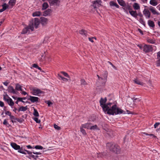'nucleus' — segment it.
Masks as SVG:
<instances>
[{
  "label": "nucleus",
  "mask_w": 160,
  "mask_h": 160,
  "mask_svg": "<svg viewBox=\"0 0 160 160\" xmlns=\"http://www.w3.org/2000/svg\"><path fill=\"white\" fill-rule=\"evenodd\" d=\"M28 98V97L27 98V97H24L23 98H21V102H27V100H28L27 99Z\"/></svg>",
  "instance_id": "nucleus-34"
},
{
  "label": "nucleus",
  "mask_w": 160,
  "mask_h": 160,
  "mask_svg": "<svg viewBox=\"0 0 160 160\" xmlns=\"http://www.w3.org/2000/svg\"><path fill=\"white\" fill-rule=\"evenodd\" d=\"M133 101L134 102H136V101L137 100H138V101H140V99H139L138 98H133Z\"/></svg>",
  "instance_id": "nucleus-58"
},
{
  "label": "nucleus",
  "mask_w": 160,
  "mask_h": 160,
  "mask_svg": "<svg viewBox=\"0 0 160 160\" xmlns=\"http://www.w3.org/2000/svg\"><path fill=\"white\" fill-rule=\"evenodd\" d=\"M107 148L109 149L111 151H112L116 153H119L121 150L119 146L115 144L112 142H108L107 144Z\"/></svg>",
  "instance_id": "nucleus-3"
},
{
  "label": "nucleus",
  "mask_w": 160,
  "mask_h": 160,
  "mask_svg": "<svg viewBox=\"0 0 160 160\" xmlns=\"http://www.w3.org/2000/svg\"><path fill=\"white\" fill-rule=\"evenodd\" d=\"M123 7H124V9L129 10V11H130V10L131 11V10H132L131 6L129 5L128 4L127 5H126V6Z\"/></svg>",
  "instance_id": "nucleus-30"
},
{
  "label": "nucleus",
  "mask_w": 160,
  "mask_h": 160,
  "mask_svg": "<svg viewBox=\"0 0 160 160\" xmlns=\"http://www.w3.org/2000/svg\"><path fill=\"white\" fill-rule=\"evenodd\" d=\"M41 19L42 23L43 24L46 23L48 21V19L44 17H42Z\"/></svg>",
  "instance_id": "nucleus-26"
},
{
  "label": "nucleus",
  "mask_w": 160,
  "mask_h": 160,
  "mask_svg": "<svg viewBox=\"0 0 160 160\" xmlns=\"http://www.w3.org/2000/svg\"><path fill=\"white\" fill-rule=\"evenodd\" d=\"M143 134L146 135H148V136H152L153 138H156V137L153 134H148L147 133L145 132H144Z\"/></svg>",
  "instance_id": "nucleus-43"
},
{
  "label": "nucleus",
  "mask_w": 160,
  "mask_h": 160,
  "mask_svg": "<svg viewBox=\"0 0 160 160\" xmlns=\"http://www.w3.org/2000/svg\"><path fill=\"white\" fill-rule=\"evenodd\" d=\"M149 3L151 5L154 6H156L158 4L156 0H150Z\"/></svg>",
  "instance_id": "nucleus-17"
},
{
  "label": "nucleus",
  "mask_w": 160,
  "mask_h": 160,
  "mask_svg": "<svg viewBox=\"0 0 160 160\" xmlns=\"http://www.w3.org/2000/svg\"><path fill=\"white\" fill-rule=\"evenodd\" d=\"M34 154H36V155H40L41 154V153L38 152H32Z\"/></svg>",
  "instance_id": "nucleus-57"
},
{
  "label": "nucleus",
  "mask_w": 160,
  "mask_h": 160,
  "mask_svg": "<svg viewBox=\"0 0 160 160\" xmlns=\"http://www.w3.org/2000/svg\"><path fill=\"white\" fill-rule=\"evenodd\" d=\"M137 46L140 49L143 50V46L141 45H138Z\"/></svg>",
  "instance_id": "nucleus-56"
},
{
  "label": "nucleus",
  "mask_w": 160,
  "mask_h": 160,
  "mask_svg": "<svg viewBox=\"0 0 160 160\" xmlns=\"http://www.w3.org/2000/svg\"><path fill=\"white\" fill-rule=\"evenodd\" d=\"M31 93L35 96H39L40 94H44V92L36 88H33L31 89Z\"/></svg>",
  "instance_id": "nucleus-5"
},
{
  "label": "nucleus",
  "mask_w": 160,
  "mask_h": 160,
  "mask_svg": "<svg viewBox=\"0 0 160 160\" xmlns=\"http://www.w3.org/2000/svg\"><path fill=\"white\" fill-rule=\"evenodd\" d=\"M9 116H10V119L12 120V122H13V120L14 119V117L13 116H12L11 115V114Z\"/></svg>",
  "instance_id": "nucleus-54"
},
{
  "label": "nucleus",
  "mask_w": 160,
  "mask_h": 160,
  "mask_svg": "<svg viewBox=\"0 0 160 160\" xmlns=\"http://www.w3.org/2000/svg\"><path fill=\"white\" fill-rule=\"evenodd\" d=\"M7 102L8 103L9 105L11 106H13L14 105V103L13 102L12 99L10 98H8V100Z\"/></svg>",
  "instance_id": "nucleus-25"
},
{
  "label": "nucleus",
  "mask_w": 160,
  "mask_h": 160,
  "mask_svg": "<svg viewBox=\"0 0 160 160\" xmlns=\"http://www.w3.org/2000/svg\"><path fill=\"white\" fill-rule=\"evenodd\" d=\"M3 124L6 125V126H7L8 125H9V124L8 122L6 119H5L4 120L3 122Z\"/></svg>",
  "instance_id": "nucleus-49"
},
{
  "label": "nucleus",
  "mask_w": 160,
  "mask_h": 160,
  "mask_svg": "<svg viewBox=\"0 0 160 160\" xmlns=\"http://www.w3.org/2000/svg\"><path fill=\"white\" fill-rule=\"evenodd\" d=\"M81 84L82 85H87V83L85 81L84 79H82L80 80Z\"/></svg>",
  "instance_id": "nucleus-32"
},
{
  "label": "nucleus",
  "mask_w": 160,
  "mask_h": 160,
  "mask_svg": "<svg viewBox=\"0 0 160 160\" xmlns=\"http://www.w3.org/2000/svg\"><path fill=\"white\" fill-rule=\"evenodd\" d=\"M51 11V10L50 9H48L46 11H45L44 12V14L45 15H47L48 14H49Z\"/></svg>",
  "instance_id": "nucleus-35"
},
{
  "label": "nucleus",
  "mask_w": 160,
  "mask_h": 160,
  "mask_svg": "<svg viewBox=\"0 0 160 160\" xmlns=\"http://www.w3.org/2000/svg\"><path fill=\"white\" fill-rule=\"evenodd\" d=\"M160 123L159 122H156L154 125V128H156L159 125Z\"/></svg>",
  "instance_id": "nucleus-47"
},
{
  "label": "nucleus",
  "mask_w": 160,
  "mask_h": 160,
  "mask_svg": "<svg viewBox=\"0 0 160 160\" xmlns=\"http://www.w3.org/2000/svg\"><path fill=\"white\" fill-rule=\"evenodd\" d=\"M41 15V13L39 11L35 12L32 13V16L33 17L39 16Z\"/></svg>",
  "instance_id": "nucleus-27"
},
{
  "label": "nucleus",
  "mask_w": 160,
  "mask_h": 160,
  "mask_svg": "<svg viewBox=\"0 0 160 160\" xmlns=\"http://www.w3.org/2000/svg\"><path fill=\"white\" fill-rule=\"evenodd\" d=\"M107 74L104 73L103 76L100 77L99 75H97V76L100 81H101L102 84H105L107 81Z\"/></svg>",
  "instance_id": "nucleus-6"
},
{
  "label": "nucleus",
  "mask_w": 160,
  "mask_h": 160,
  "mask_svg": "<svg viewBox=\"0 0 160 160\" xmlns=\"http://www.w3.org/2000/svg\"><path fill=\"white\" fill-rule=\"evenodd\" d=\"M45 102L48 104V107H50L51 105L52 104V103L50 101H46Z\"/></svg>",
  "instance_id": "nucleus-42"
},
{
  "label": "nucleus",
  "mask_w": 160,
  "mask_h": 160,
  "mask_svg": "<svg viewBox=\"0 0 160 160\" xmlns=\"http://www.w3.org/2000/svg\"><path fill=\"white\" fill-rule=\"evenodd\" d=\"M16 0H10L9 2V5L12 6L14 5L16 3Z\"/></svg>",
  "instance_id": "nucleus-29"
},
{
  "label": "nucleus",
  "mask_w": 160,
  "mask_h": 160,
  "mask_svg": "<svg viewBox=\"0 0 160 160\" xmlns=\"http://www.w3.org/2000/svg\"><path fill=\"white\" fill-rule=\"evenodd\" d=\"M143 13L146 18H150L151 13L148 9H145L143 11Z\"/></svg>",
  "instance_id": "nucleus-8"
},
{
  "label": "nucleus",
  "mask_w": 160,
  "mask_h": 160,
  "mask_svg": "<svg viewBox=\"0 0 160 160\" xmlns=\"http://www.w3.org/2000/svg\"><path fill=\"white\" fill-rule=\"evenodd\" d=\"M114 6L116 7L117 8H119V6L115 2Z\"/></svg>",
  "instance_id": "nucleus-61"
},
{
  "label": "nucleus",
  "mask_w": 160,
  "mask_h": 160,
  "mask_svg": "<svg viewBox=\"0 0 160 160\" xmlns=\"http://www.w3.org/2000/svg\"><path fill=\"white\" fill-rule=\"evenodd\" d=\"M48 7V4L47 2H44L42 4V10H45L47 9Z\"/></svg>",
  "instance_id": "nucleus-28"
},
{
  "label": "nucleus",
  "mask_w": 160,
  "mask_h": 160,
  "mask_svg": "<svg viewBox=\"0 0 160 160\" xmlns=\"http://www.w3.org/2000/svg\"><path fill=\"white\" fill-rule=\"evenodd\" d=\"M39 24V20L38 18H36L34 19H32L29 22V26L24 28L22 32V33L25 34L29 32V30L33 31L34 27L37 28Z\"/></svg>",
  "instance_id": "nucleus-2"
},
{
  "label": "nucleus",
  "mask_w": 160,
  "mask_h": 160,
  "mask_svg": "<svg viewBox=\"0 0 160 160\" xmlns=\"http://www.w3.org/2000/svg\"><path fill=\"white\" fill-rule=\"evenodd\" d=\"M27 99L28 100L30 101L32 103H33L39 102L38 100H40V99L38 97L31 96H28Z\"/></svg>",
  "instance_id": "nucleus-7"
},
{
  "label": "nucleus",
  "mask_w": 160,
  "mask_h": 160,
  "mask_svg": "<svg viewBox=\"0 0 160 160\" xmlns=\"http://www.w3.org/2000/svg\"><path fill=\"white\" fill-rule=\"evenodd\" d=\"M138 31H139V32H140V33H141L143 35V32L142 31V30L140 29H138Z\"/></svg>",
  "instance_id": "nucleus-62"
},
{
  "label": "nucleus",
  "mask_w": 160,
  "mask_h": 160,
  "mask_svg": "<svg viewBox=\"0 0 160 160\" xmlns=\"http://www.w3.org/2000/svg\"><path fill=\"white\" fill-rule=\"evenodd\" d=\"M61 73L65 77H68V78H70L68 74L66 72H61Z\"/></svg>",
  "instance_id": "nucleus-40"
},
{
  "label": "nucleus",
  "mask_w": 160,
  "mask_h": 160,
  "mask_svg": "<svg viewBox=\"0 0 160 160\" xmlns=\"http://www.w3.org/2000/svg\"><path fill=\"white\" fill-rule=\"evenodd\" d=\"M156 65L157 67H159L160 66V59H158V60L156 62Z\"/></svg>",
  "instance_id": "nucleus-46"
},
{
  "label": "nucleus",
  "mask_w": 160,
  "mask_h": 160,
  "mask_svg": "<svg viewBox=\"0 0 160 160\" xmlns=\"http://www.w3.org/2000/svg\"><path fill=\"white\" fill-rule=\"evenodd\" d=\"M35 148L37 149L42 150L43 149V148L41 146L37 145L35 146Z\"/></svg>",
  "instance_id": "nucleus-39"
},
{
  "label": "nucleus",
  "mask_w": 160,
  "mask_h": 160,
  "mask_svg": "<svg viewBox=\"0 0 160 160\" xmlns=\"http://www.w3.org/2000/svg\"><path fill=\"white\" fill-rule=\"evenodd\" d=\"M30 156L35 159H37L38 157V156H37V155L35 156L33 155H30Z\"/></svg>",
  "instance_id": "nucleus-45"
},
{
  "label": "nucleus",
  "mask_w": 160,
  "mask_h": 160,
  "mask_svg": "<svg viewBox=\"0 0 160 160\" xmlns=\"http://www.w3.org/2000/svg\"><path fill=\"white\" fill-rule=\"evenodd\" d=\"M147 41L148 42L151 44H155L156 43L155 40L152 39V38H147Z\"/></svg>",
  "instance_id": "nucleus-24"
},
{
  "label": "nucleus",
  "mask_w": 160,
  "mask_h": 160,
  "mask_svg": "<svg viewBox=\"0 0 160 160\" xmlns=\"http://www.w3.org/2000/svg\"><path fill=\"white\" fill-rule=\"evenodd\" d=\"M157 58L160 59V52H158L157 53Z\"/></svg>",
  "instance_id": "nucleus-59"
},
{
  "label": "nucleus",
  "mask_w": 160,
  "mask_h": 160,
  "mask_svg": "<svg viewBox=\"0 0 160 160\" xmlns=\"http://www.w3.org/2000/svg\"><path fill=\"white\" fill-rule=\"evenodd\" d=\"M21 93L22 94V95H25L27 94V93L23 91V90L22 88V86H21Z\"/></svg>",
  "instance_id": "nucleus-37"
},
{
  "label": "nucleus",
  "mask_w": 160,
  "mask_h": 160,
  "mask_svg": "<svg viewBox=\"0 0 160 160\" xmlns=\"http://www.w3.org/2000/svg\"><path fill=\"white\" fill-rule=\"evenodd\" d=\"M156 49V47L155 46L145 44L143 46V51L146 53L152 52L153 51H155Z\"/></svg>",
  "instance_id": "nucleus-4"
},
{
  "label": "nucleus",
  "mask_w": 160,
  "mask_h": 160,
  "mask_svg": "<svg viewBox=\"0 0 160 160\" xmlns=\"http://www.w3.org/2000/svg\"><path fill=\"white\" fill-rule=\"evenodd\" d=\"M33 115L36 117H38L39 116L38 111L35 108H34Z\"/></svg>",
  "instance_id": "nucleus-31"
},
{
  "label": "nucleus",
  "mask_w": 160,
  "mask_h": 160,
  "mask_svg": "<svg viewBox=\"0 0 160 160\" xmlns=\"http://www.w3.org/2000/svg\"><path fill=\"white\" fill-rule=\"evenodd\" d=\"M107 101V98H101L100 100V106L102 108L104 111H107V113L109 115H114L118 114H125L124 111L120 108H117V105L115 104L113 105L111 107L112 103H108L106 104Z\"/></svg>",
  "instance_id": "nucleus-1"
},
{
  "label": "nucleus",
  "mask_w": 160,
  "mask_h": 160,
  "mask_svg": "<svg viewBox=\"0 0 160 160\" xmlns=\"http://www.w3.org/2000/svg\"><path fill=\"white\" fill-rule=\"evenodd\" d=\"M133 81L135 83L138 85H140L142 86L144 84V83L143 82H141L140 80H139L137 79H134V80H133Z\"/></svg>",
  "instance_id": "nucleus-19"
},
{
  "label": "nucleus",
  "mask_w": 160,
  "mask_h": 160,
  "mask_svg": "<svg viewBox=\"0 0 160 160\" xmlns=\"http://www.w3.org/2000/svg\"><path fill=\"white\" fill-rule=\"evenodd\" d=\"M34 119L38 123H39L40 122V120H38V118H35Z\"/></svg>",
  "instance_id": "nucleus-50"
},
{
  "label": "nucleus",
  "mask_w": 160,
  "mask_h": 160,
  "mask_svg": "<svg viewBox=\"0 0 160 160\" xmlns=\"http://www.w3.org/2000/svg\"><path fill=\"white\" fill-rule=\"evenodd\" d=\"M54 128L57 130H60L61 129V128L58 126L57 125L55 124L54 125Z\"/></svg>",
  "instance_id": "nucleus-41"
},
{
  "label": "nucleus",
  "mask_w": 160,
  "mask_h": 160,
  "mask_svg": "<svg viewBox=\"0 0 160 160\" xmlns=\"http://www.w3.org/2000/svg\"><path fill=\"white\" fill-rule=\"evenodd\" d=\"M93 39V38H92V37L88 38V39H89V41L92 42H94Z\"/></svg>",
  "instance_id": "nucleus-52"
},
{
  "label": "nucleus",
  "mask_w": 160,
  "mask_h": 160,
  "mask_svg": "<svg viewBox=\"0 0 160 160\" xmlns=\"http://www.w3.org/2000/svg\"><path fill=\"white\" fill-rule=\"evenodd\" d=\"M115 2L113 1H111L109 2L110 5V6H114Z\"/></svg>",
  "instance_id": "nucleus-53"
},
{
  "label": "nucleus",
  "mask_w": 160,
  "mask_h": 160,
  "mask_svg": "<svg viewBox=\"0 0 160 160\" xmlns=\"http://www.w3.org/2000/svg\"><path fill=\"white\" fill-rule=\"evenodd\" d=\"M139 21L142 24H143L145 23V22L142 18H140L139 19Z\"/></svg>",
  "instance_id": "nucleus-48"
},
{
  "label": "nucleus",
  "mask_w": 160,
  "mask_h": 160,
  "mask_svg": "<svg viewBox=\"0 0 160 160\" xmlns=\"http://www.w3.org/2000/svg\"><path fill=\"white\" fill-rule=\"evenodd\" d=\"M8 91L11 93H16V92L15 90L12 87V86H9L8 88Z\"/></svg>",
  "instance_id": "nucleus-20"
},
{
  "label": "nucleus",
  "mask_w": 160,
  "mask_h": 160,
  "mask_svg": "<svg viewBox=\"0 0 160 160\" xmlns=\"http://www.w3.org/2000/svg\"><path fill=\"white\" fill-rule=\"evenodd\" d=\"M2 8L4 10H5L8 7V5L6 3H4L2 5Z\"/></svg>",
  "instance_id": "nucleus-36"
},
{
  "label": "nucleus",
  "mask_w": 160,
  "mask_h": 160,
  "mask_svg": "<svg viewBox=\"0 0 160 160\" xmlns=\"http://www.w3.org/2000/svg\"><path fill=\"white\" fill-rule=\"evenodd\" d=\"M91 124V123H86L84 124H82L81 127L83 128H87V129H89L90 128V124Z\"/></svg>",
  "instance_id": "nucleus-15"
},
{
  "label": "nucleus",
  "mask_w": 160,
  "mask_h": 160,
  "mask_svg": "<svg viewBox=\"0 0 160 160\" xmlns=\"http://www.w3.org/2000/svg\"><path fill=\"white\" fill-rule=\"evenodd\" d=\"M27 108V106L25 107L21 106V111H26Z\"/></svg>",
  "instance_id": "nucleus-38"
},
{
  "label": "nucleus",
  "mask_w": 160,
  "mask_h": 160,
  "mask_svg": "<svg viewBox=\"0 0 160 160\" xmlns=\"http://www.w3.org/2000/svg\"><path fill=\"white\" fill-rule=\"evenodd\" d=\"M0 106L1 107H3L4 106V103L3 102L0 101Z\"/></svg>",
  "instance_id": "nucleus-55"
},
{
  "label": "nucleus",
  "mask_w": 160,
  "mask_h": 160,
  "mask_svg": "<svg viewBox=\"0 0 160 160\" xmlns=\"http://www.w3.org/2000/svg\"><path fill=\"white\" fill-rule=\"evenodd\" d=\"M90 129L93 130H100L99 128L98 127V126L96 125H94L91 126L90 127Z\"/></svg>",
  "instance_id": "nucleus-21"
},
{
  "label": "nucleus",
  "mask_w": 160,
  "mask_h": 160,
  "mask_svg": "<svg viewBox=\"0 0 160 160\" xmlns=\"http://www.w3.org/2000/svg\"><path fill=\"white\" fill-rule=\"evenodd\" d=\"M60 1L59 0H53L52 1V4L57 6L59 5Z\"/></svg>",
  "instance_id": "nucleus-23"
},
{
  "label": "nucleus",
  "mask_w": 160,
  "mask_h": 160,
  "mask_svg": "<svg viewBox=\"0 0 160 160\" xmlns=\"http://www.w3.org/2000/svg\"><path fill=\"white\" fill-rule=\"evenodd\" d=\"M3 99L5 100L7 102L8 100V98H7L5 96H4L3 97Z\"/></svg>",
  "instance_id": "nucleus-64"
},
{
  "label": "nucleus",
  "mask_w": 160,
  "mask_h": 160,
  "mask_svg": "<svg viewBox=\"0 0 160 160\" xmlns=\"http://www.w3.org/2000/svg\"><path fill=\"white\" fill-rule=\"evenodd\" d=\"M102 1L100 0H97L93 1V6L94 8H97L101 6Z\"/></svg>",
  "instance_id": "nucleus-9"
},
{
  "label": "nucleus",
  "mask_w": 160,
  "mask_h": 160,
  "mask_svg": "<svg viewBox=\"0 0 160 160\" xmlns=\"http://www.w3.org/2000/svg\"><path fill=\"white\" fill-rule=\"evenodd\" d=\"M138 15L139 16L140 18H142L143 17V15L141 13H138Z\"/></svg>",
  "instance_id": "nucleus-63"
},
{
  "label": "nucleus",
  "mask_w": 160,
  "mask_h": 160,
  "mask_svg": "<svg viewBox=\"0 0 160 160\" xmlns=\"http://www.w3.org/2000/svg\"><path fill=\"white\" fill-rule=\"evenodd\" d=\"M5 113L7 115H8L9 116H10L11 115V112H10L9 111H8L6 112H5Z\"/></svg>",
  "instance_id": "nucleus-51"
},
{
  "label": "nucleus",
  "mask_w": 160,
  "mask_h": 160,
  "mask_svg": "<svg viewBox=\"0 0 160 160\" xmlns=\"http://www.w3.org/2000/svg\"><path fill=\"white\" fill-rule=\"evenodd\" d=\"M58 78L59 80H62L63 82H66L68 81V79L62 77V76L60 74H58Z\"/></svg>",
  "instance_id": "nucleus-14"
},
{
  "label": "nucleus",
  "mask_w": 160,
  "mask_h": 160,
  "mask_svg": "<svg viewBox=\"0 0 160 160\" xmlns=\"http://www.w3.org/2000/svg\"><path fill=\"white\" fill-rule=\"evenodd\" d=\"M16 89L18 91L20 90V85L19 84H17L16 86Z\"/></svg>",
  "instance_id": "nucleus-44"
},
{
  "label": "nucleus",
  "mask_w": 160,
  "mask_h": 160,
  "mask_svg": "<svg viewBox=\"0 0 160 160\" xmlns=\"http://www.w3.org/2000/svg\"><path fill=\"white\" fill-rule=\"evenodd\" d=\"M80 131L83 135H85L87 134L85 130L82 127H80Z\"/></svg>",
  "instance_id": "nucleus-33"
},
{
  "label": "nucleus",
  "mask_w": 160,
  "mask_h": 160,
  "mask_svg": "<svg viewBox=\"0 0 160 160\" xmlns=\"http://www.w3.org/2000/svg\"><path fill=\"white\" fill-rule=\"evenodd\" d=\"M32 66L33 67L36 68H37V67H38V66L36 64H33Z\"/></svg>",
  "instance_id": "nucleus-60"
},
{
  "label": "nucleus",
  "mask_w": 160,
  "mask_h": 160,
  "mask_svg": "<svg viewBox=\"0 0 160 160\" xmlns=\"http://www.w3.org/2000/svg\"><path fill=\"white\" fill-rule=\"evenodd\" d=\"M148 24L150 27L153 28L155 27L154 22L151 20H149L148 22Z\"/></svg>",
  "instance_id": "nucleus-18"
},
{
  "label": "nucleus",
  "mask_w": 160,
  "mask_h": 160,
  "mask_svg": "<svg viewBox=\"0 0 160 160\" xmlns=\"http://www.w3.org/2000/svg\"><path fill=\"white\" fill-rule=\"evenodd\" d=\"M79 33L83 37H86L88 35L87 31L83 29L80 30Z\"/></svg>",
  "instance_id": "nucleus-12"
},
{
  "label": "nucleus",
  "mask_w": 160,
  "mask_h": 160,
  "mask_svg": "<svg viewBox=\"0 0 160 160\" xmlns=\"http://www.w3.org/2000/svg\"><path fill=\"white\" fill-rule=\"evenodd\" d=\"M11 145L12 148L15 150H18V152H20V146L19 145L14 142L11 143Z\"/></svg>",
  "instance_id": "nucleus-10"
},
{
  "label": "nucleus",
  "mask_w": 160,
  "mask_h": 160,
  "mask_svg": "<svg viewBox=\"0 0 160 160\" xmlns=\"http://www.w3.org/2000/svg\"><path fill=\"white\" fill-rule=\"evenodd\" d=\"M148 8L149 10L152 12V13L153 14H159V13L157 12L154 7H153L150 6Z\"/></svg>",
  "instance_id": "nucleus-11"
},
{
  "label": "nucleus",
  "mask_w": 160,
  "mask_h": 160,
  "mask_svg": "<svg viewBox=\"0 0 160 160\" xmlns=\"http://www.w3.org/2000/svg\"><path fill=\"white\" fill-rule=\"evenodd\" d=\"M119 4L122 7H124L126 6V3L123 0H117Z\"/></svg>",
  "instance_id": "nucleus-16"
},
{
  "label": "nucleus",
  "mask_w": 160,
  "mask_h": 160,
  "mask_svg": "<svg viewBox=\"0 0 160 160\" xmlns=\"http://www.w3.org/2000/svg\"><path fill=\"white\" fill-rule=\"evenodd\" d=\"M133 7L135 10H138L140 8V6L138 3H135L133 5Z\"/></svg>",
  "instance_id": "nucleus-22"
},
{
  "label": "nucleus",
  "mask_w": 160,
  "mask_h": 160,
  "mask_svg": "<svg viewBox=\"0 0 160 160\" xmlns=\"http://www.w3.org/2000/svg\"><path fill=\"white\" fill-rule=\"evenodd\" d=\"M130 14L133 17H134L135 18H137L138 16V14L136 11H133L131 10L129 11Z\"/></svg>",
  "instance_id": "nucleus-13"
}]
</instances>
